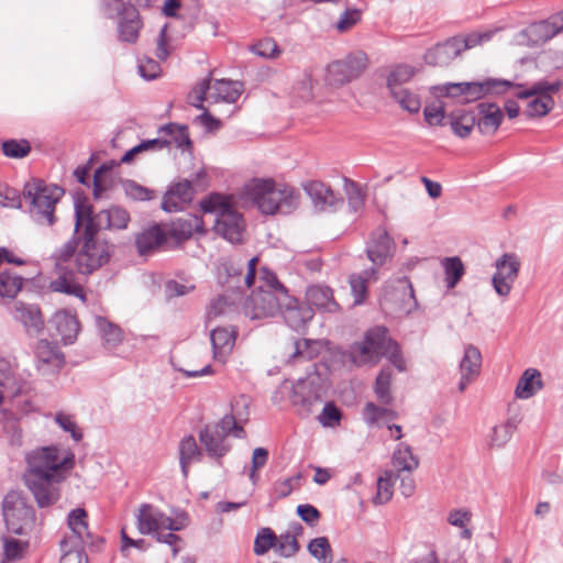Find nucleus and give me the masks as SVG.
Returning <instances> with one entry per match:
<instances>
[{
  "mask_svg": "<svg viewBox=\"0 0 563 563\" xmlns=\"http://www.w3.org/2000/svg\"><path fill=\"white\" fill-rule=\"evenodd\" d=\"M22 478L38 507L55 504L60 496V484L75 466V454L56 445L41 446L25 453Z\"/></svg>",
  "mask_w": 563,
  "mask_h": 563,
  "instance_id": "nucleus-1",
  "label": "nucleus"
},
{
  "mask_svg": "<svg viewBox=\"0 0 563 563\" xmlns=\"http://www.w3.org/2000/svg\"><path fill=\"white\" fill-rule=\"evenodd\" d=\"M242 196L268 216L289 214L299 206V194L274 179L253 178L243 187Z\"/></svg>",
  "mask_w": 563,
  "mask_h": 563,
  "instance_id": "nucleus-2",
  "label": "nucleus"
},
{
  "mask_svg": "<svg viewBox=\"0 0 563 563\" xmlns=\"http://www.w3.org/2000/svg\"><path fill=\"white\" fill-rule=\"evenodd\" d=\"M260 286L244 302V313L252 320L274 317L283 310V305L292 302L276 275L267 268L262 269Z\"/></svg>",
  "mask_w": 563,
  "mask_h": 563,
  "instance_id": "nucleus-3",
  "label": "nucleus"
},
{
  "mask_svg": "<svg viewBox=\"0 0 563 563\" xmlns=\"http://www.w3.org/2000/svg\"><path fill=\"white\" fill-rule=\"evenodd\" d=\"M206 214L213 216V229L217 234L231 243H240L245 229L242 214L232 206L231 198L213 194L200 202Z\"/></svg>",
  "mask_w": 563,
  "mask_h": 563,
  "instance_id": "nucleus-4",
  "label": "nucleus"
},
{
  "mask_svg": "<svg viewBox=\"0 0 563 563\" xmlns=\"http://www.w3.org/2000/svg\"><path fill=\"white\" fill-rule=\"evenodd\" d=\"M63 195L60 187L32 179L25 183L22 199L27 202V212L34 222L51 227L56 222L55 207Z\"/></svg>",
  "mask_w": 563,
  "mask_h": 563,
  "instance_id": "nucleus-5",
  "label": "nucleus"
},
{
  "mask_svg": "<svg viewBox=\"0 0 563 563\" xmlns=\"http://www.w3.org/2000/svg\"><path fill=\"white\" fill-rule=\"evenodd\" d=\"M136 527L141 534L154 536L158 542L173 547V554L177 555L176 544L180 538L173 531H179L183 526L176 519L151 504H142L136 514Z\"/></svg>",
  "mask_w": 563,
  "mask_h": 563,
  "instance_id": "nucleus-6",
  "label": "nucleus"
},
{
  "mask_svg": "<svg viewBox=\"0 0 563 563\" xmlns=\"http://www.w3.org/2000/svg\"><path fill=\"white\" fill-rule=\"evenodd\" d=\"M245 438V431L232 415H225L218 423L207 424L199 432V441L207 454L220 461L230 450L228 437Z\"/></svg>",
  "mask_w": 563,
  "mask_h": 563,
  "instance_id": "nucleus-7",
  "label": "nucleus"
},
{
  "mask_svg": "<svg viewBox=\"0 0 563 563\" xmlns=\"http://www.w3.org/2000/svg\"><path fill=\"white\" fill-rule=\"evenodd\" d=\"M511 86L508 80L487 79L483 82H448L434 87V90L439 96L460 98L462 103H468L486 95H503Z\"/></svg>",
  "mask_w": 563,
  "mask_h": 563,
  "instance_id": "nucleus-8",
  "label": "nucleus"
},
{
  "mask_svg": "<svg viewBox=\"0 0 563 563\" xmlns=\"http://www.w3.org/2000/svg\"><path fill=\"white\" fill-rule=\"evenodd\" d=\"M75 230L78 231L80 227H91L95 232L100 230H122L128 227L130 222L129 212L118 206L109 209L101 210L95 216H91V207L85 203L75 205Z\"/></svg>",
  "mask_w": 563,
  "mask_h": 563,
  "instance_id": "nucleus-9",
  "label": "nucleus"
},
{
  "mask_svg": "<svg viewBox=\"0 0 563 563\" xmlns=\"http://www.w3.org/2000/svg\"><path fill=\"white\" fill-rule=\"evenodd\" d=\"M384 311L396 317L407 316L417 308L413 288L407 277L388 280L379 299Z\"/></svg>",
  "mask_w": 563,
  "mask_h": 563,
  "instance_id": "nucleus-10",
  "label": "nucleus"
},
{
  "mask_svg": "<svg viewBox=\"0 0 563 563\" xmlns=\"http://www.w3.org/2000/svg\"><path fill=\"white\" fill-rule=\"evenodd\" d=\"M561 82H548L545 80H540L531 85L529 88H525L523 85H515L512 84L511 88H515L516 91L514 95L519 99H530L527 103V108L525 113L529 118L534 117H543L549 113V111L553 108L554 101L552 99V93L558 92L560 90ZM510 87L508 88V90Z\"/></svg>",
  "mask_w": 563,
  "mask_h": 563,
  "instance_id": "nucleus-11",
  "label": "nucleus"
},
{
  "mask_svg": "<svg viewBox=\"0 0 563 563\" xmlns=\"http://www.w3.org/2000/svg\"><path fill=\"white\" fill-rule=\"evenodd\" d=\"M84 227V244L75 256V265L78 273L88 275L108 261L109 252L106 243L96 240L97 232Z\"/></svg>",
  "mask_w": 563,
  "mask_h": 563,
  "instance_id": "nucleus-12",
  "label": "nucleus"
},
{
  "mask_svg": "<svg viewBox=\"0 0 563 563\" xmlns=\"http://www.w3.org/2000/svg\"><path fill=\"white\" fill-rule=\"evenodd\" d=\"M415 75V69L408 65H397L387 76V87L394 100L406 111L410 113L419 112L421 108L420 98L405 88Z\"/></svg>",
  "mask_w": 563,
  "mask_h": 563,
  "instance_id": "nucleus-13",
  "label": "nucleus"
},
{
  "mask_svg": "<svg viewBox=\"0 0 563 563\" xmlns=\"http://www.w3.org/2000/svg\"><path fill=\"white\" fill-rule=\"evenodd\" d=\"M76 247L77 244L75 241H68L55 252V266L60 273L63 272V274L52 282L51 286L54 291L74 295L85 301L86 296L82 287L74 283L71 272H66L68 268L66 264L74 257Z\"/></svg>",
  "mask_w": 563,
  "mask_h": 563,
  "instance_id": "nucleus-14",
  "label": "nucleus"
},
{
  "mask_svg": "<svg viewBox=\"0 0 563 563\" xmlns=\"http://www.w3.org/2000/svg\"><path fill=\"white\" fill-rule=\"evenodd\" d=\"M2 509L7 528L14 534H23L34 522L33 508L16 495H7Z\"/></svg>",
  "mask_w": 563,
  "mask_h": 563,
  "instance_id": "nucleus-15",
  "label": "nucleus"
},
{
  "mask_svg": "<svg viewBox=\"0 0 563 563\" xmlns=\"http://www.w3.org/2000/svg\"><path fill=\"white\" fill-rule=\"evenodd\" d=\"M482 40L479 35H470L465 38L452 37L438 44L426 54V60L433 66H445L456 58L463 51L474 47Z\"/></svg>",
  "mask_w": 563,
  "mask_h": 563,
  "instance_id": "nucleus-16",
  "label": "nucleus"
},
{
  "mask_svg": "<svg viewBox=\"0 0 563 563\" xmlns=\"http://www.w3.org/2000/svg\"><path fill=\"white\" fill-rule=\"evenodd\" d=\"M520 260L515 253H504L495 262L496 272L493 275L492 284L494 290L500 297H507L519 275Z\"/></svg>",
  "mask_w": 563,
  "mask_h": 563,
  "instance_id": "nucleus-17",
  "label": "nucleus"
},
{
  "mask_svg": "<svg viewBox=\"0 0 563 563\" xmlns=\"http://www.w3.org/2000/svg\"><path fill=\"white\" fill-rule=\"evenodd\" d=\"M367 67V57L364 53L347 56L345 59L333 62L328 67L330 84L342 86L357 78Z\"/></svg>",
  "mask_w": 563,
  "mask_h": 563,
  "instance_id": "nucleus-18",
  "label": "nucleus"
},
{
  "mask_svg": "<svg viewBox=\"0 0 563 563\" xmlns=\"http://www.w3.org/2000/svg\"><path fill=\"white\" fill-rule=\"evenodd\" d=\"M36 368L43 375L55 374L65 364V355L59 347L48 340L37 341L34 350Z\"/></svg>",
  "mask_w": 563,
  "mask_h": 563,
  "instance_id": "nucleus-19",
  "label": "nucleus"
},
{
  "mask_svg": "<svg viewBox=\"0 0 563 563\" xmlns=\"http://www.w3.org/2000/svg\"><path fill=\"white\" fill-rule=\"evenodd\" d=\"M22 265V260L15 258L10 251L0 249V298L13 299L22 289L23 278L12 269L3 266V263Z\"/></svg>",
  "mask_w": 563,
  "mask_h": 563,
  "instance_id": "nucleus-20",
  "label": "nucleus"
},
{
  "mask_svg": "<svg viewBox=\"0 0 563 563\" xmlns=\"http://www.w3.org/2000/svg\"><path fill=\"white\" fill-rule=\"evenodd\" d=\"M114 14L121 16L118 24L119 40L129 44L136 43L142 29V21L136 8L132 4H122L119 11L109 12V18H113Z\"/></svg>",
  "mask_w": 563,
  "mask_h": 563,
  "instance_id": "nucleus-21",
  "label": "nucleus"
},
{
  "mask_svg": "<svg viewBox=\"0 0 563 563\" xmlns=\"http://www.w3.org/2000/svg\"><path fill=\"white\" fill-rule=\"evenodd\" d=\"M303 188L318 211L335 210L343 203L340 194L324 183L312 180L307 183Z\"/></svg>",
  "mask_w": 563,
  "mask_h": 563,
  "instance_id": "nucleus-22",
  "label": "nucleus"
},
{
  "mask_svg": "<svg viewBox=\"0 0 563 563\" xmlns=\"http://www.w3.org/2000/svg\"><path fill=\"white\" fill-rule=\"evenodd\" d=\"M13 319L20 322L29 335L40 334L44 328V320L36 305L16 301L12 309Z\"/></svg>",
  "mask_w": 563,
  "mask_h": 563,
  "instance_id": "nucleus-23",
  "label": "nucleus"
},
{
  "mask_svg": "<svg viewBox=\"0 0 563 563\" xmlns=\"http://www.w3.org/2000/svg\"><path fill=\"white\" fill-rule=\"evenodd\" d=\"M194 197V188L189 180H181L173 185L164 195L162 209L166 212H177L185 209Z\"/></svg>",
  "mask_w": 563,
  "mask_h": 563,
  "instance_id": "nucleus-24",
  "label": "nucleus"
},
{
  "mask_svg": "<svg viewBox=\"0 0 563 563\" xmlns=\"http://www.w3.org/2000/svg\"><path fill=\"white\" fill-rule=\"evenodd\" d=\"M395 244L385 229L378 228L372 234L366 253L368 260L377 266L383 265L393 255Z\"/></svg>",
  "mask_w": 563,
  "mask_h": 563,
  "instance_id": "nucleus-25",
  "label": "nucleus"
},
{
  "mask_svg": "<svg viewBox=\"0 0 563 563\" xmlns=\"http://www.w3.org/2000/svg\"><path fill=\"white\" fill-rule=\"evenodd\" d=\"M482 354L481 351L468 344L464 349V355L460 362L461 379L459 383V390L464 391L467 385L473 382L481 372Z\"/></svg>",
  "mask_w": 563,
  "mask_h": 563,
  "instance_id": "nucleus-26",
  "label": "nucleus"
},
{
  "mask_svg": "<svg viewBox=\"0 0 563 563\" xmlns=\"http://www.w3.org/2000/svg\"><path fill=\"white\" fill-rule=\"evenodd\" d=\"M478 118L476 126L483 135H494L500 126L504 114L499 106L492 102H481L477 106Z\"/></svg>",
  "mask_w": 563,
  "mask_h": 563,
  "instance_id": "nucleus-27",
  "label": "nucleus"
},
{
  "mask_svg": "<svg viewBox=\"0 0 563 563\" xmlns=\"http://www.w3.org/2000/svg\"><path fill=\"white\" fill-rule=\"evenodd\" d=\"M371 349L378 358L386 356L390 363L400 372L406 369L405 361L400 354L398 344L387 336V330L382 327V335L371 340Z\"/></svg>",
  "mask_w": 563,
  "mask_h": 563,
  "instance_id": "nucleus-28",
  "label": "nucleus"
},
{
  "mask_svg": "<svg viewBox=\"0 0 563 563\" xmlns=\"http://www.w3.org/2000/svg\"><path fill=\"white\" fill-rule=\"evenodd\" d=\"M306 299L310 306L323 312H336L340 306L334 299L333 290L327 285H311L306 290Z\"/></svg>",
  "mask_w": 563,
  "mask_h": 563,
  "instance_id": "nucleus-29",
  "label": "nucleus"
},
{
  "mask_svg": "<svg viewBox=\"0 0 563 563\" xmlns=\"http://www.w3.org/2000/svg\"><path fill=\"white\" fill-rule=\"evenodd\" d=\"M243 91V85L240 81L220 79L213 84L210 82V90L208 101L211 103L217 102H235Z\"/></svg>",
  "mask_w": 563,
  "mask_h": 563,
  "instance_id": "nucleus-30",
  "label": "nucleus"
},
{
  "mask_svg": "<svg viewBox=\"0 0 563 563\" xmlns=\"http://www.w3.org/2000/svg\"><path fill=\"white\" fill-rule=\"evenodd\" d=\"M238 331L234 328L217 327L211 331L210 339L213 349V356L218 361H223L232 351Z\"/></svg>",
  "mask_w": 563,
  "mask_h": 563,
  "instance_id": "nucleus-31",
  "label": "nucleus"
},
{
  "mask_svg": "<svg viewBox=\"0 0 563 563\" xmlns=\"http://www.w3.org/2000/svg\"><path fill=\"white\" fill-rule=\"evenodd\" d=\"M52 322L65 345L73 344L75 342L80 330L79 321L75 314L66 310H60L55 312Z\"/></svg>",
  "mask_w": 563,
  "mask_h": 563,
  "instance_id": "nucleus-32",
  "label": "nucleus"
},
{
  "mask_svg": "<svg viewBox=\"0 0 563 563\" xmlns=\"http://www.w3.org/2000/svg\"><path fill=\"white\" fill-rule=\"evenodd\" d=\"M382 335V327H376L366 332L361 343L354 344L351 351V357L356 365L376 364L379 358L371 349V340Z\"/></svg>",
  "mask_w": 563,
  "mask_h": 563,
  "instance_id": "nucleus-33",
  "label": "nucleus"
},
{
  "mask_svg": "<svg viewBox=\"0 0 563 563\" xmlns=\"http://www.w3.org/2000/svg\"><path fill=\"white\" fill-rule=\"evenodd\" d=\"M377 280V269L372 267L364 269L362 273L351 274L349 284L351 287V295L353 296V305H362L367 296V285L369 282Z\"/></svg>",
  "mask_w": 563,
  "mask_h": 563,
  "instance_id": "nucleus-34",
  "label": "nucleus"
},
{
  "mask_svg": "<svg viewBox=\"0 0 563 563\" xmlns=\"http://www.w3.org/2000/svg\"><path fill=\"white\" fill-rule=\"evenodd\" d=\"M543 387L542 376L537 368H527L518 379L515 396L519 399H529Z\"/></svg>",
  "mask_w": 563,
  "mask_h": 563,
  "instance_id": "nucleus-35",
  "label": "nucleus"
},
{
  "mask_svg": "<svg viewBox=\"0 0 563 563\" xmlns=\"http://www.w3.org/2000/svg\"><path fill=\"white\" fill-rule=\"evenodd\" d=\"M280 312L286 323L294 330H299L313 317V310L310 307L300 306L294 297L292 302L283 305Z\"/></svg>",
  "mask_w": 563,
  "mask_h": 563,
  "instance_id": "nucleus-36",
  "label": "nucleus"
},
{
  "mask_svg": "<svg viewBox=\"0 0 563 563\" xmlns=\"http://www.w3.org/2000/svg\"><path fill=\"white\" fill-rule=\"evenodd\" d=\"M390 471H394L395 476L400 477V473H412L419 466V459L412 453L409 445L400 443L395 450L391 459Z\"/></svg>",
  "mask_w": 563,
  "mask_h": 563,
  "instance_id": "nucleus-37",
  "label": "nucleus"
},
{
  "mask_svg": "<svg viewBox=\"0 0 563 563\" xmlns=\"http://www.w3.org/2000/svg\"><path fill=\"white\" fill-rule=\"evenodd\" d=\"M166 241V233L155 224L143 230L135 238V245L141 255L148 254L159 247Z\"/></svg>",
  "mask_w": 563,
  "mask_h": 563,
  "instance_id": "nucleus-38",
  "label": "nucleus"
},
{
  "mask_svg": "<svg viewBox=\"0 0 563 563\" xmlns=\"http://www.w3.org/2000/svg\"><path fill=\"white\" fill-rule=\"evenodd\" d=\"M258 258L252 257L247 262L246 273L243 275L242 271L234 269L233 267H227L228 273V285L232 288L243 289L250 288L255 280V273L257 268Z\"/></svg>",
  "mask_w": 563,
  "mask_h": 563,
  "instance_id": "nucleus-39",
  "label": "nucleus"
},
{
  "mask_svg": "<svg viewBox=\"0 0 563 563\" xmlns=\"http://www.w3.org/2000/svg\"><path fill=\"white\" fill-rule=\"evenodd\" d=\"M202 451L197 445L192 435L184 438L179 443V462L183 475L187 477L189 465L194 462L200 461Z\"/></svg>",
  "mask_w": 563,
  "mask_h": 563,
  "instance_id": "nucleus-40",
  "label": "nucleus"
},
{
  "mask_svg": "<svg viewBox=\"0 0 563 563\" xmlns=\"http://www.w3.org/2000/svg\"><path fill=\"white\" fill-rule=\"evenodd\" d=\"M517 428L515 418H509L505 422L496 424L488 434L487 443L490 449H501L511 439Z\"/></svg>",
  "mask_w": 563,
  "mask_h": 563,
  "instance_id": "nucleus-41",
  "label": "nucleus"
},
{
  "mask_svg": "<svg viewBox=\"0 0 563 563\" xmlns=\"http://www.w3.org/2000/svg\"><path fill=\"white\" fill-rule=\"evenodd\" d=\"M302 527L297 523L292 527V531H287L277 537L275 543L276 552L283 558H291L299 551V543L296 536L300 534Z\"/></svg>",
  "mask_w": 563,
  "mask_h": 563,
  "instance_id": "nucleus-42",
  "label": "nucleus"
},
{
  "mask_svg": "<svg viewBox=\"0 0 563 563\" xmlns=\"http://www.w3.org/2000/svg\"><path fill=\"white\" fill-rule=\"evenodd\" d=\"M0 388L12 395L23 390L22 380L16 376L11 363L4 358H0Z\"/></svg>",
  "mask_w": 563,
  "mask_h": 563,
  "instance_id": "nucleus-43",
  "label": "nucleus"
},
{
  "mask_svg": "<svg viewBox=\"0 0 563 563\" xmlns=\"http://www.w3.org/2000/svg\"><path fill=\"white\" fill-rule=\"evenodd\" d=\"M562 27V25H556L555 23L545 20L531 24L526 30V33L533 44H540L554 37Z\"/></svg>",
  "mask_w": 563,
  "mask_h": 563,
  "instance_id": "nucleus-44",
  "label": "nucleus"
},
{
  "mask_svg": "<svg viewBox=\"0 0 563 563\" xmlns=\"http://www.w3.org/2000/svg\"><path fill=\"white\" fill-rule=\"evenodd\" d=\"M95 322L107 349H113L122 342V331L117 324L100 316L96 317Z\"/></svg>",
  "mask_w": 563,
  "mask_h": 563,
  "instance_id": "nucleus-45",
  "label": "nucleus"
},
{
  "mask_svg": "<svg viewBox=\"0 0 563 563\" xmlns=\"http://www.w3.org/2000/svg\"><path fill=\"white\" fill-rule=\"evenodd\" d=\"M201 221L197 217L178 219L172 223L169 235L177 241H185L191 238L194 232L200 229Z\"/></svg>",
  "mask_w": 563,
  "mask_h": 563,
  "instance_id": "nucleus-46",
  "label": "nucleus"
},
{
  "mask_svg": "<svg viewBox=\"0 0 563 563\" xmlns=\"http://www.w3.org/2000/svg\"><path fill=\"white\" fill-rule=\"evenodd\" d=\"M159 133L168 135L169 144L174 143L179 148H191V140L187 125L169 123L159 129Z\"/></svg>",
  "mask_w": 563,
  "mask_h": 563,
  "instance_id": "nucleus-47",
  "label": "nucleus"
},
{
  "mask_svg": "<svg viewBox=\"0 0 563 563\" xmlns=\"http://www.w3.org/2000/svg\"><path fill=\"white\" fill-rule=\"evenodd\" d=\"M442 267L444 269V280L449 289L454 288L463 275L465 274V267L460 257H445L442 261Z\"/></svg>",
  "mask_w": 563,
  "mask_h": 563,
  "instance_id": "nucleus-48",
  "label": "nucleus"
},
{
  "mask_svg": "<svg viewBox=\"0 0 563 563\" xmlns=\"http://www.w3.org/2000/svg\"><path fill=\"white\" fill-rule=\"evenodd\" d=\"M476 118L472 112L456 111L451 115V128L460 137H466L471 134L474 125L476 124Z\"/></svg>",
  "mask_w": 563,
  "mask_h": 563,
  "instance_id": "nucleus-49",
  "label": "nucleus"
},
{
  "mask_svg": "<svg viewBox=\"0 0 563 563\" xmlns=\"http://www.w3.org/2000/svg\"><path fill=\"white\" fill-rule=\"evenodd\" d=\"M397 417L391 409L379 407L374 402H367L363 409V419L368 426L378 424L382 421H389Z\"/></svg>",
  "mask_w": 563,
  "mask_h": 563,
  "instance_id": "nucleus-50",
  "label": "nucleus"
},
{
  "mask_svg": "<svg viewBox=\"0 0 563 563\" xmlns=\"http://www.w3.org/2000/svg\"><path fill=\"white\" fill-rule=\"evenodd\" d=\"M68 527L75 537L82 541L88 533L87 512L82 508H76L68 515Z\"/></svg>",
  "mask_w": 563,
  "mask_h": 563,
  "instance_id": "nucleus-51",
  "label": "nucleus"
},
{
  "mask_svg": "<svg viewBox=\"0 0 563 563\" xmlns=\"http://www.w3.org/2000/svg\"><path fill=\"white\" fill-rule=\"evenodd\" d=\"M391 384V372L388 368H384L379 372L375 382V394L379 402L383 405H390L393 396L390 394Z\"/></svg>",
  "mask_w": 563,
  "mask_h": 563,
  "instance_id": "nucleus-52",
  "label": "nucleus"
},
{
  "mask_svg": "<svg viewBox=\"0 0 563 563\" xmlns=\"http://www.w3.org/2000/svg\"><path fill=\"white\" fill-rule=\"evenodd\" d=\"M309 553L321 563L332 562V549L328 538L319 537L312 539L308 544Z\"/></svg>",
  "mask_w": 563,
  "mask_h": 563,
  "instance_id": "nucleus-53",
  "label": "nucleus"
},
{
  "mask_svg": "<svg viewBox=\"0 0 563 563\" xmlns=\"http://www.w3.org/2000/svg\"><path fill=\"white\" fill-rule=\"evenodd\" d=\"M394 471H387L385 476L377 479V493L374 497L375 504H386L393 497Z\"/></svg>",
  "mask_w": 563,
  "mask_h": 563,
  "instance_id": "nucleus-54",
  "label": "nucleus"
},
{
  "mask_svg": "<svg viewBox=\"0 0 563 563\" xmlns=\"http://www.w3.org/2000/svg\"><path fill=\"white\" fill-rule=\"evenodd\" d=\"M277 536L271 528H262L258 530L254 541V553L256 555H264L272 548H275Z\"/></svg>",
  "mask_w": 563,
  "mask_h": 563,
  "instance_id": "nucleus-55",
  "label": "nucleus"
},
{
  "mask_svg": "<svg viewBox=\"0 0 563 563\" xmlns=\"http://www.w3.org/2000/svg\"><path fill=\"white\" fill-rule=\"evenodd\" d=\"M210 90V79L206 78L199 81L194 89L188 93V103L197 109H205L203 101H208Z\"/></svg>",
  "mask_w": 563,
  "mask_h": 563,
  "instance_id": "nucleus-56",
  "label": "nucleus"
},
{
  "mask_svg": "<svg viewBox=\"0 0 563 563\" xmlns=\"http://www.w3.org/2000/svg\"><path fill=\"white\" fill-rule=\"evenodd\" d=\"M122 186L125 195L133 200L146 201L154 198L153 190L141 186L134 180H125Z\"/></svg>",
  "mask_w": 563,
  "mask_h": 563,
  "instance_id": "nucleus-57",
  "label": "nucleus"
},
{
  "mask_svg": "<svg viewBox=\"0 0 563 563\" xmlns=\"http://www.w3.org/2000/svg\"><path fill=\"white\" fill-rule=\"evenodd\" d=\"M54 420L65 432H69L76 442L82 439V432L78 429L73 415L59 411L56 412Z\"/></svg>",
  "mask_w": 563,
  "mask_h": 563,
  "instance_id": "nucleus-58",
  "label": "nucleus"
},
{
  "mask_svg": "<svg viewBox=\"0 0 563 563\" xmlns=\"http://www.w3.org/2000/svg\"><path fill=\"white\" fill-rule=\"evenodd\" d=\"M2 152L8 157L22 158L31 152V146L25 140H9L2 143Z\"/></svg>",
  "mask_w": 563,
  "mask_h": 563,
  "instance_id": "nucleus-59",
  "label": "nucleus"
},
{
  "mask_svg": "<svg viewBox=\"0 0 563 563\" xmlns=\"http://www.w3.org/2000/svg\"><path fill=\"white\" fill-rule=\"evenodd\" d=\"M0 207L20 209L22 207V197L14 188L0 184Z\"/></svg>",
  "mask_w": 563,
  "mask_h": 563,
  "instance_id": "nucleus-60",
  "label": "nucleus"
},
{
  "mask_svg": "<svg viewBox=\"0 0 563 563\" xmlns=\"http://www.w3.org/2000/svg\"><path fill=\"white\" fill-rule=\"evenodd\" d=\"M107 173L108 168L104 165L100 166L95 172L92 190L95 199H101L110 188V184L107 179Z\"/></svg>",
  "mask_w": 563,
  "mask_h": 563,
  "instance_id": "nucleus-61",
  "label": "nucleus"
},
{
  "mask_svg": "<svg viewBox=\"0 0 563 563\" xmlns=\"http://www.w3.org/2000/svg\"><path fill=\"white\" fill-rule=\"evenodd\" d=\"M254 54L265 57V58H275L279 56L282 51L273 38H264L255 44L252 48Z\"/></svg>",
  "mask_w": 563,
  "mask_h": 563,
  "instance_id": "nucleus-62",
  "label": "nucleus"
},
{
  "mask_svg": "<svg viewBox=\"0 0 563 563\" xmlns=\"http://www.w3.org/2000/svg\"><path fill=\"white\" fill-rule=\"evenodd\" d=\"M25 548V543L20 540L13 538H3L4 556L9 561L21 559Z\"/></svg>",
  "mask_w": 563,
  "mask_h": 563,
  "instance_id": "nucleus-63",
  "label": "nucleus"
},
{
  "mask_svg": "<svg viewBox=\"0 0 563 563\" xmlns=\"http://www.w3.org/2000/svg\"><path fill=\"white\" fill-rule=\"evenodd\" d=\"M313 81L309 75H303L292 88V93L300 101H309L312 99Z\"/></svg>",
  "mask_w": 563,
  "mask_h": 563,
  "instance_id": "nucleus-64",
  "label": "nucleus"
}]
</instances>
